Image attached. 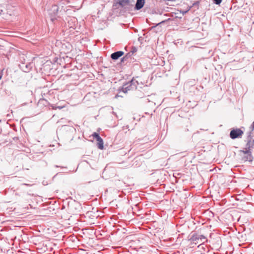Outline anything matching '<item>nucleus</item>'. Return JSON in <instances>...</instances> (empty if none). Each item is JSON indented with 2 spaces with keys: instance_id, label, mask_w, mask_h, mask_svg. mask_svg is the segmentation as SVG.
I'll list each match as a JSON object with an SVG mask.
<instances>
[{
  "instance_id": "f257e3e1",
  "label": "nucleus",
  "mask_w": 254,
  "mask_h": 254,
  "mask_svg": "<svg viewBox=\"0 0 254 254\" xmlns=\"http://www.w3.org/2000/svg\"><path fill=\"white\" fill-rule=\"evenodd\" d=\"M244 134V132L240 128H236L232 130L230 133V137L232 139H235L241 137Z\"/></svg>"
},
{
  "instance_id": "f03ea898",
  "label": "nucleus",
  "mask_w": 254,
  "mask_h": 254,
  "mask_svg": "<svg viewBox=\"0 0 254 254\" xmlns=\"http://www.w3.org/2000/svg\"><path fill=\"white\" fill-rule=\"evenodd\" d=\"M92 136L96 139L97 141V146L100 149H103L104 148V142L103 139L99 136V134L97 132H94L92 134Z\"/></svg>"
},
{
  "instance_id": "7ed1b4c3",
  "label": "nucleus",
  "mask_w": 254,
  "mask_h": 254,
  "mask_svg": "<svg viewBox=\"0 0 254 254\" xmlns=\"http://www.w3.org/2000/svg\"><path fill=\"white\" fill-rule=\"evenodd\" d=\"M124 53L122 51H118L113 53L111 57L113 60H117L122 56H123Z\"/></svg>"
},
{
  "instance_id": "20e7f679",
  "label": "nucleus",
  "mask_w": 254,
  "mask_h": 254,
  "mask_svg": "<svg viewBox=\"0 0 254 254\" xmlns=\"http://www.w3.org/2000/svg\"><path fill=\"white\" fill-rule=\"evenodd\" d=\"M145 0H137L135 8L138 10L141 9L143 6Z\"/></svg>"
},
{
  "instance_id": "39448f33",
  "label": "nucleus",
  "mask_w": 254,
  "mask_h": 254,
  "mask_svg": "<svg viewBox=\"0 0 254 254\" xmlns=\"http://www.w3.org/2000/svg\"><path fill=\"white\" fill-rule=\"evenodd\" d=\"M119 4L123 7L127 6L129 5V0H119Z\"/></svg>"
},
{
  "instance_id": "423d86ee",
  "label": "nucleus",
  "mask_w": 254,
  "mask_h": 254,
  "mask_svg": "<svg viewBox=\"0 0 254 254\" xmlns=\"http://www.w3.org/2000/svg\"><path fill=\"white\" fill-rule=\"evenodd\" d=\"M241 152L243 153L244 155H247V159H244L245 161L251 160V155L249 151H241Z\"/></svg>"
},
{
  "instance_id": "0eeeda50",
  "label": "nucleus",
  "mask_w": 254,
  "mask_h": 254,
  "mask_svg": "<svg viewBox=\"0 0 254 254\" xmlns=\"http://www.w3.org/2000/svg\"><path fill=\"white\" fill-rule=\"evenodd\" d=\"M214 2L216 4H219L221 1H222V0H213Z\"/></svg>"
},
{
  "instance_id": "6e6552de",
  "label": "nucleus",
  "mask_w": 254,
  "mask_h": 254,
  "mask_svg": "<svg viewBox=\"0 0 254 254\" xmlns=\"http://www.w3.org/2000/svg\"><path fill=\"white\" fill-rule=\"evenodd\" d=\"M251 128L252 130H254V122L252 123Z\"/></svg>"
},
{
  "instance_id": "1a4fd4ad",
  "label": "nucleus",
  "mask_w": 254,
  "mask_h": 254,
  "mask_svg": "<svg viewBox=\"0 0 254 254\" xmlns=\"http://www.w3.org/2000/svg\"><path fill=\"white\" fill-rule=\"evenodd\" d=\"M2 12V10L1 9H0V14H1Z\"/></svg>"
}]
</instances>
